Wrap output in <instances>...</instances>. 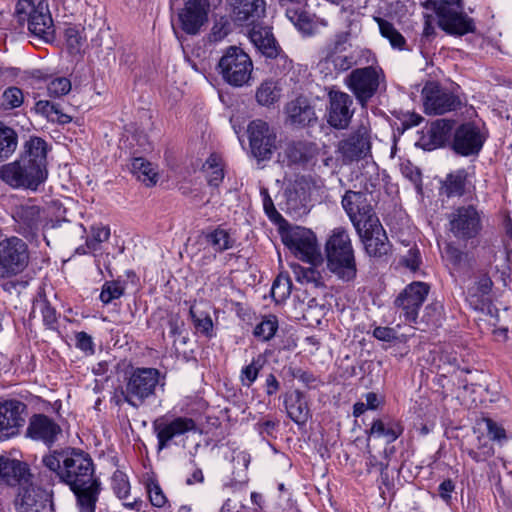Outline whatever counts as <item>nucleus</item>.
<instances>
[{"label":"nucleus","mask_w":512,"mask_h":512,"mask_svg":"<svg viewBox=\"0 0 512 512\" xmlns=\"http://www.w3.org/2000/svg\"><path fill=\"white\" fill-rule=\"evenodd\" d=\"M249 143L253 156L268 160L276 149V133L267 122L257 119L248 126Z\"/></svg>","instance_id":"obj_12"},{"label":"nucleus","mask_w":512,"mask_h":512,"mask_svg":"<svg viewBox=\"0 0 512 512\" xmlns=\"http://www.w3.org/2000/svg\"><path fill=\"white\" fill-rule=\"evenodd\" d=\"M375 21L378 24L381 36L386 38L393 48L404 49L406 40L391 22L380 17H376Z\"/></svg>","instance_id":"obj_41"},{"label":"nucleus","mask_w":512,"mask_h":512,"mask_svg":"<svg viewBox=\"0 0 512 512\" xmlns=\"http://www.w3.org/2000/svg\"><path fill=\"white\" fill-rule=\"evenodd\" d=\"M283 243L306 263H323L315 234L304 227H292L282 235Z\"/></svg>","instance_id":"obj_7"},{"label":"nucleus","mask_w":512,"mask_h":512,"mask_svg":"<svg viewBox=\"0 0 512 512\" xmlns=\"http://www.w3.org/2000/svg\"><path fill=\"white\" fill-rule=\"evenodd\" d=\"M429 293V286L424 282L409 284L395 299V306L408 322H417L418 311Z\"/></svg>","instance_id":"obj_16"},{"label":"nucleus","mask_w":512,"mask_h":512,"mask_svg":"<svg viewBox=\"0 0 512 512\" xmlns=\"http://www.w3.org/2000/svg\"><path fill=\"white\" fill-rule=\"evenodd\" d=\"M346 84L358 102L365 106L379 88L380 74L371 66L357 68L348 75Z\"/></svg>","instance_id":"obj_11"},{"label":"nucleus","mask_w":512,"mask_h":512,"mask_svg":"<svg viewBox=\"0 0 512 512\" xmlns=\"http://www.w3.org/2000/svg\"><path fill=\"white\" fill-rule=\"evenodd\" d=\"M328 100L326 109L328 124L335 129H346L354 113L351 109L353 104L351 96L341 91L331 90L328 93Z\"/></svg>","instance_id":"obj_20"},{"label":"nucleus","mask_w":512,"mask_h":512,"mask_svg":"<svg viewBox=\"0 0 512 512\" xmlns=\"http://www.w3.org/2000/svg\"><path fill=\"white\" fill-rule=\"evenodd\" d=\"M61 427L44 414L34 415L29 422L27 435L35 440H40L46 445H52L61 434Z\"/></svg>","instance_id":"obj_24"},{"label":"nucleus","mask_w":512,"mask_h":512,"mask_svg":"<svg viewBox=\"0 0 512 512\" xmlns=\"http://www.w3.org/2000/svg\"><path fill=\"white\" fill-rule=\"evenodd\" d=\"M123 287L120 284V282L117 281H111L106 282L103 287L102 291L100 293V299L103 303L108 304L114 299H118L123 294Z\"/></svg>","instance_id":"obj_53"},{"label":"nucleus","mask_w":512,"mask_h":512,"mask_svg":"<svg viewBox=\"0 0 512 512\" xmlns=\"http://www.w3.org/2000/svg\"><path fill=\"white\" fill-rule=\"evenodd\" d=\"M493 282L487 275H482L468 288L466 300L475 310L483 311L491 303L490 292Z\"/></svg>","instance_id":"obj_31"},{"label":"nucleus","mask_w":512,"mask_h":512,"mask_svg":"<svg viewBox=\"0 0 512 512\" xmlns=\"http://www.w3.org/2000/svg\"><path fill=\"white\" fill-rule=\"evenodd\" d=\"M424 7L434 10L438 26L449 35L463 36L476 30L473 18L464 11L462 0H427Z\"/></svg>","instance_id":"obj_3"},{"label":"nucleus","mask_w":512,"mask_h":512,"mask_svg":"<svg viewBox=\"0 0 512 512\" xmlns=\"http://www.w3.org/2000/svg\"><path fill=\"white\" fill-rule=\"evenodd\" d=\"M16 505L18 512H38L42 503L36 499L35 489H24L23 493L19 494Z\"/></svg>","instance_id":"obj_45"},{"label":"nucleus","mask_w":512,"mask_h":512,"mask_svg":"<svg viewBox=\"0 0 512 512\" xmlns=\"http://www.w3.org/2000/svg\"><path fill=\"white\" fill-rule=\"evenodd\" d=\"M262 366L263 362L261 357H258L257 359H253L249 365L243 367L240 374L242 385L245 387H250L257 379Z\"/></svg>","instance_id":"obj_48"},{"label":"nucleus","mask_w":512,"mask_h":512,"mask_svg":"<svg viewBox=\"0 0 512 512\" xmlns=\"http://www.w3.org/2000/svg\"><path fill=\"white\" fill-rule=\"evenodd\" d=\"M279 421L276 420H264L263 422L257 423L258 431L261 435L273 437Z\"/></svg>","instance_id":"obj_63"},{"label":"nucleus","mask_w":512,"mask_h":512,"mask_svg":"<svg viewBox=\"0 0 512 512\" xmlns=\"http://www.w3.org/2000/svg\"><path fill=\"white\" fill-rule=\"evenodd\" d=\"M453 126L454 121L447 119H438L432 122L421 137L423 148L433 150L446 144L451 136Z\"/></svg>","instance_id":"obj_27"},{"label":"nucleus","mask_w":512,"mask_h":512,"mask_svg":"<svg viewBox=\"0 0 512 512\" xmlns=\"http://www.w3.org/2000/svg\"><path fill=\"white\" fill-rule=\"evenodd\" d=\"M484 141V136L475 124L464 123L455 130L452 148L462 156L476 155L482 149Z\"/></svg>","instance_id":"obj_21"},{"label":"nucleus","mask_w":512,"mask_h":512,"mask_svg":"<svg viewBox=\"0 0 512 512\" xmlns=\"http://www.w3.org/2000/svg\"><path fill=\"white\" fill-rule=\"evenodd\" d=\"M46 176L47 171H42L39 165H33L31 160L22 157L3 165L0 169L1 179L14 188L24 187L36 190Z\"/></svg>","instance_id":"obj_6"},{"label":"nucleus","mask_w":512,"mask_h":512,"mask_svg":"<svg viewBox=\"0 0 512 512\" xmlns=\"http://www.w3.org/2000/svg\"><path fill=\"white\" fill-rule=\"evenodd\" d=\"M402 424L389 417L376 419L372 422L369 430L370 436L384 437L387 443L394 442L403 433Z\"/></svg>","instance_id":"obj_32"},{"label":"nucleus","mask_w":512,"mask_h":512,"mask_svg":"<svg viewBox=\"0 0 512 512\" xmlns=\"http://www.w3.org/2000/svg\"><path fill=\"white\" fill-rule=\"evenodd\" d=\"M26 405L16 399L0 400V440H6L19 434L25 423L23 416Z\"/></svg>","instance_id":"obj_19"},{"label":"nucleus","mask_w":512,"mask_h":512,"mask_svg":"<svg viewBox=\"0 0 512 512\" xmlns=\"http://www.w3.org/2000/svg\"><path fill=\"white\" fill-rule=\"evenodd\" d=\"M328 63H332L335 70L346 71L355 64L353 56L340 54L330 59Z\"/></svg>","instance_id":"obj_57"},{"label":"nucleus","mask_w":512,"mask_h":512,"mask_svg":"<svg viewBox=\"0 0 512 512\" xmlns=\"http://www.w3.org/2000/svg\"><path fill=\"white\" fill-rule=\"evenodd\" d=\"M114 493L119 499L125 500L130 494V483L125 473L117 470L111 478Z\"/></svg>","instance_id":"obj_47"},{"label":"nucleus","mask_w":512,"mask_h":512,"mask_svg":"<svg viewBox=\"0 0 512 512\" xmlns=\"http://www.w3.org/2000/svg\"><path fill=\"white\" fill-rule=\"evenodd\" d=\"M131 173L146 185H154L157 181V172L153 165L143 157H134L130 164Z\"/></svg>","instance_id":"obj_37"},{"label":"nucleus","mask_w":512,"mask_h":512,"mask_svg":"<svg viewBox=\"0 0 512 512\" xmlns=\"http://www.w3.org/2000/svg\"><path fill=\"white\" fill-rule=\"evenodd\" d=\"M204 237L215 253H223L226 250L232 249L236 244V239L231 235L230 231L221 226L207 231Z\"/></svg>","instance_id":"obj_34"},{"label":"nucleus","mask_w":512,"mask_h":512,"mask_svg":"<svg viewBox=\"0 0 512 512\" xmlns=\"http://www.w3.org/2000/svg\"><path fill=\"white\" fill-rule=\"evenodd\" d=\"M280 97V91L275 82L264 81L256 91V100L262 106H270Z\"/></svg>","instance_id":"obj_42"},{"label":"nucleus","mask_w":512,"mask_h":512,"mask_svg":"<svg viewBox=\"0 0 512 512\" xmlns=\"http://www.w3.org/2000/svg\"><path fill=\"white\" fill-rule=\"evenodd\" d=\"M65 37L69 52L71 54L80 53L85 43V38L81 35V32L74 27H69L65 30Z\"/></svg>","instance_id":"obj_50"},{"label":"nucleus","mask_w":512,"mask_h":512,"mask_svg":"<svg viewBox=\"0 0 512 512\" xmlns=\"http://www.w3.org/2000/svg\"><path fill=\"white\" fill-rule=\"evenodd\" d=\"M249 39L255 48L267 58H276L279 54L278 46L270 28L254 25L248 33Z\"/></svg>","instance_id":"obj_29"},{"label":"nucleus","mask_w":512,"mask_h":512,"mask_svg":"<svg viewBox=\"0 0 512 512\" xmlns=\"http://www.w3.org/2000/svg\"><path fill=\"white\" fill-rule=\"evenodd\" d=\"M356 231L362 239L366 252L370 256L381 257L390 251L391 245L379 221L372 225V227L368 225L366 227L362 226L360 230Z\"/></svg>","instance_id":"obj_23"},{"label":"nucleus","mask_w":512,"mask_h":512,"mask_svg":"<svg viewBox=\"0 0 512 512\" xmlns=\"http://www.w3.org/2000/svg\"><path fill=\"white\" fill-rule=\"evenodd\" d=\"M28 12V29L34 36L49 40L54 35V25L48 3L44 0L35 1H19L16 6L18 15Z\"/></svg>","instance_id":"obj_8"},{"label":"nucleus","mask_w":512,"mask_h":512,"mask_svg":"<svg viewBox=\"0 0 512 512\" xmlns=\"http://www.w3.org/2000/svg\"><path fill=\"white\" fill-rule=\"evenodd\" d=\"M217 69L224 82L233 87H242L249 84L253 62L242 48L229 46L219 59Z\"/></svg>","instance_id":"obj_5"},{"label":"nucleus","mask_w":512,"mask_h":512,"mask_svg":"<svg viewBox=\"0 0 512 512\" xmlns=\"http://www.w3.org/2000/svg\"><path fill=\"white\" fill-rule=\"evenodd\" d=\"M308 266L292 264L291 268L297 282L301 284H311L314 287L324 286V280L321 271L318 269L322 263H307Z\"/></svg>","instance_id":"obj_33"},{"label":"nucleus","mask_w":512,"mask_h":512,"mask_svg":"<svg viewBox=\"0 0 512 512\" xmlns=\"http://www.w3.org/2000/svg\"><path fill=\"white\" fill-rule=\"evenodd\" d=\"M49 121L56 122L59 124H67L72 121V117L69 116L68 114L64 113L61 110L60 105L55 103L54 109L51 113V116L49 117Z\"/></svg>","instance_id":"obj_64"},{"label":"nucleus","mask_w":512,"mask_h":512,"mask_svg":"<svg viewBox=\"0 0 512 512\" xmlns=\"http://www.w3.org/2000/svg\"><path fill=\"white\" fill-rule=\"evenodd\" d=\"M287 416L297 425L303 426L311 418V411L305 394L296 389L283 395Z\"/></svg>","instance_id":"obj_25"},{"label":"nucleus","mask_w":512,"mask_h":512,"mask_svg":"<svg viewBox=\"0 0 512 512\" xmlns=\"http://www.w3.org/2000/svg\"><path fill=\"white\" fill-rule=\"evenodd\" d=\"M28 261V248L23 240L11 237L0 242V278L21 273Z\"/></svg>","instance_id":"obj_9"},{"label":"nucleus","mask_w":512,"mask_h":512,"mask_svg":"<svg viewBox=\"0 0 512 512\" xmlns=\"http://www.w3.org/2000/svg\"><path fill=\"white\" fill-rule=\"evenodd\" d=\"M29 476V469L25 463L8 456H0V484L20 485L27 482Z\"/></svg>","instance_id":"obj_26"},{"label":"nucleus","mask_w":512,"mask_h":512,"mask_svg":"<svg viewBox=\"0 0 512 512\" xmlns=\"http://www.w3.org/2000/svg\"><path fill=\"white\" fill-rule=\"evenodd\" d=\"M230 17L236 25L254 26L265 15V0H230Z\"/></svg>","instance_id":"obj_22"},{"label":"nucleus","mask_w":512,"mask_h":512,"mask_svg":"<svg viewBox=\"0 0 512 512\" xmlns=\"http://www.w3.org/2000/svg\"><path fill=\"white\" fill-rule=\"evenodd\" d=\"M342 206L356 230H360V227H366L367 225L372 227L378 222L367 193L347 191L342 198Z\"/></svg>","instance_id":"obj_10"},{"label":"nucleus","mask_w":512,"mask_h":512,"mask_svg":"<svg viewBox=\"0 0 512 512\" xmlns=\"http://www.w3.org/2000/svg\"><path fill=\"white\" fill-rule=\"evenodd\" d=\"M290 375L300 381L308 389H316L320 384L321 380L313 373L303 370L301 368H289Z\"/></svg>","instance_id":"obj_49"},{"label":"nucleus","mask_w":512,"mask_h":512,"mask_svg":"<svg viewBox=\"0 0 512 512\" xmlns=\"http://www.w3.org/2000/svg\"><path fill=\"white\" fill-rule=\"evenodd\" d=\"M208 0H188L178 12L179 26L188 35H197L208 21Z\"/></svg>","instance_id":"obj_17"},{"label":"nucleus","mask_w":512,"mask_h":512,"mask_svg":"<svg viewBox=\"0 0 512 512\" xmlns=\"http://www.w3.org/2000/svg\"><path fill=\"white\" fill-rule=\"evenodd\" d=\"M285 112L292 125L306 126L317 120L314 108L303 97L290 101L285 107Z\"/></svg>","instance_id":"obj_30"},{"label":"nucleus","mask_w":512,"mask_h":512,"mask_svg":"<svg viewBox=\"0 0 512 512\" xmlns=\"http://www.w3.org/2000/svg\"><path fill=\"white\" fill-rule=\"evenodd\" d=\"M231 31V25L226 17L216 20L210 33V40L214 42L221 41Z\"/></svg>","instance_id":"obj_54"},{"label":"nucleus","mask_w":512,"mask_h":512,"mask_svg":"<svg viewBox=\"0 0 512 512\" xmlns=\"http://www.w3.org/2000/svg\"><path fill=\"white\" fill-rule=\"evenodd\" d=\"M18 135L14 129L0 122V162L9 158L16 150Z\"/></svg>","instance_id":"obj_39"},{"label":"nucleus","mask_w":512,"mask_h":512,"mask_svg":"<svg viewBox=\"0 0 512 512\" xmlns=\"http://www.w3.org/2000/svg\"><path fill=\"white\" fill-rule=\"evenodd\" d=\"M75 346L87 355H92L95 352L94 342L92 337L84 331L75 334Z\"/></svg>","instance_id":"obj_56"},{"label":"nucleus","mask_w":512,"mask_h":512,"mask_svg":"<svg viewBox=\"0 0 512 512\" xmlns=\"http://www.w3.org/2000/svg\"><path fill=\"white\" fill-rule=\"evenodd\" d=\"M190 315L198 332L208 338L214 336L213 322L209 315L197 316L193 308L190 309Z\"/></svg>","instance_id":"obj_51"},{"label":"nucleus","mask_w":512,"mask_h":512,"mask_svg":"<svg viewBox=\"0 0 512 512\" xmlns=\"http://www.w3.org/2000/svg\"><path fill=\"white\" fill-rule=\"evenodd\" d=\"M350 32L341 31L334 35V37L322 49V60L329 62L330 59L344 53L348 47Z\"/></svg>","instance_id":"obj_36"},{"label":"nucleus","mask_w":512,"mask_h":512,"mask_svg":"<svg viewBox=\"0 0 512 512\" xmlns=\"http://www.w3.org/2000/svg\"><path fill=\"white\" fill-rule=\"evenodd\" d=\"M337 152L345 164L359 161L371 152L370 131L365 125H360L356 131L347 138L339 141Z\"/></svg>","instance_id":"obj_15"},{"label":"nucleus","mask_w":512,"mask_h":512,"mask_svg":"<svg viewBox=\"0 0 512 512\" xmlns=\"http://www.w3.org/2000/svg\"><path fill=\"white\" fill-rule=\"evenodd\" d=\"M328 270L343 282H351L357 275V264L352 241L347 230L334 228L325 243Z\"/></svg>","instance_id":"obj_2"},{"label":"nucleus","mask_w":512,"mask_h":512,"mask_svg":"<svg viewBox=\"0 0 512 512\" xmlns=\"http://www.w3.org/2000/svg\"><path fill=\"white\" fill-rule=\"evenodd\" d=\"M277 330V317L275 315H269L264 317L262 321L255 326L253 334L262 341H269L275 336Z\"/></svg>","instance_id":"obj_43"},{"label":"nucleus","mask_w":512,"mask_h":512,"mask_svg":"<svg viewBox=\"0 0 512 512\" xmlns=\"http://www.w3.org/2000/svg\"><path fill=\"white\" fill-rule=\"evenodd\" d=\"M152 426L157 436L159 450L166 448L173 438L197 430L195 421L189 417H176L172 420L159 417L153 421Z\"/></svg>","instance_id":"obj_18"},{"label":"nucleus","mask_w":512,"mask_h":512,"mask_svg":"<svg viewBox=\"0 0 512 512\" xmlns=\"http://www.w3.org/2000/svg\"><path fill=\"white\" fill-rule=\"evenodd\" d=\"M425 111L428 114L441 115L455 111L461 105L458 96L443 89L436 82H427L422 89Z\"/></svg>","instance_id":"obj_13"},{"label":"nucleus","mask_w":512,"mask_h":512,"mask_svg":"<svg viewBox=\"0 0 512 512\" xmlns=\"http://www.w3.org/2000/svg\"><path fill=\"white\" fill-rule=\"evenodd\" d=\"M448 219L450 231L458 239L474 238L481 230V217L473 205L456 208Z\"/></svg>","instance_id":"obj_14"},{"label":"nucleus","mask_w":512,"mask_h":512,"mask_svg":"<svg viewBox=\"0 0 512 512\" xmlns=\"http://www.w3.org/2000/svg\"><path fill=\"white\" fill-rule=\"evenodd\" d=\"M467 173L465 170H458L447 175L443 189L447 197H460L465 192Z\"/></svg>","instance_id":"obj_40"},{"label":"nucleus","mask_w":512,"mask_h":512,"mask_svg":"<svg viewBox=\"0 0 512 512\" xmlns=\"http://www.w3.org/2000/svg\"><path fill=\"white\" fill-rule=\"evenodd\" d=\"M14 220L17 223V231L26 238H33L40 228V215L37 206H21L15 214Z\"/></svg>","instance_id":"obj_28"},{"label":"nucleus","mask_w":512,"mask_h":512,"mask_svg":"<svg viewBox=\"0 0 512 512\" xmlns=\"http://www.w3.org/2000/svg\"><path fill=\"white\" fill-rule=\"evenodd\" d=\"M207 175V180L210 186L218 187L224 178L223 167H216L215 169H210L209 171H205Z\"/></svg>","instance_id":"obj_62"},{"label":"nucleus","mask_w":512,"mask_h":512,"mask_svg":"<svg viewBox=\"0 0 512 512\" xmlns=\"http://www.w3.org/2000/svg\"><path fill=\"white\" fill-rule=\"evenodd\" d=\"M24 95L20 88L11 86L6 88L0 98V108L12 110L23 104Z\"/></svg>","instance_id":"obj_44"},{"label":"nucleus","mask_w":512,"mask_h":512,"mask_svg":"<svg viewBox=\"0 0 512 512\" xmlns=\"http://www.w3.org/2000/svg\"><path fill=\"white\" fill-rule=\"evenodd\" d=\"M110 237V228L104 225L92 226L91 236L87 238L85 246L76 249L78 254H86L88 252L97 251L101 243L106 242Z\"/></svg>","instance_id":"obj_38"},{"label":"nucleus","mask_w":512,"mask_h":512,"mask_svg":"<svg viewBox=\"0 0 512 512\" xmlns=\"http://www.w3.org/2000/svg\"><path fill=\"white\" fill-rule=\"evenodd\" d=\"M71 90V82L66 77L52 79L47 85V91L51 97L66 95Z\"/></svg>","instance_id":"obj_52"},{"label":"nucleus","mask_w":512,"mask_h":512,"mask_svg":"<svg viewBox=\"0 0 512 512\" xmlns=\"http://www.w3.org/2000/svg\"><path fill=\"white\" fill-rule=\"evenodd\" d=\"M43 465L69 486L76 496L80 512H95L101 482L95 476L91 456L73 447H64L43 456Z\"/></svg>","instance_id":"obj_1"},{"label":"nucleus","mask_w":512,"mask_h":512,"mask_svg":"<svg viewBox=\"0 0 512 512\" xmlns=\"http://www.w3.org/2000/svg\"><path fill=\"white\" fill-rule=\"evenodd\" d=\"M373 336L384 342H392L397 339L396 331L390 327L378 326L373 330Z\"/></svg>","instance_id":"obj_59"},{"label":"nucleus","mask_w":512,"mask_h":512,"mask_svg":"<svg viewBox=\"0 0 512 512\" xmlns=\"http://www.w3.org/2000/svg\"><path fill=\"white\" fill-rule=\"evenodd\" d=\"M420 253L416 248H411L408 254L403 258L404 265L410 270L415 271L420 265Z\"/></svg>","instance_id":"obj_61"},{"label":"nucleus","mask_w":512,"mask_h":512,"mask_svg":"<svg viewBox=\"0 0 512 512\" xmlns=\"http://www.w3.org/2000/svg\"><path fill=\"white\" fill-rule=\"evenodd\" d=\"M147 493L153 506L163 507L166 504V496L156 481L151 480L147 483Z\"/></svg>","instance_id":"obj_55"},{"label":"nucleus","mask_w":512,"mask_h":512,"mask_svg":"<svg viewBox=\"0 0 512 512\" xmlns=\"http://www.w3.org/2000/svg\"><path fill=\"white\" fill-rule=\"evenodd\" d=\"M46 142L38 137L31 138L26 144V153L21 156L31 160L33 165H39L42 171H46Z\"/></svg>","instance_id":"obj_35"},{"label":"nucleus","mask_w":512,"mask_h":512,"mask_svg":"<svg viewBox=\"0 0 512 512\" xmlns=\"http://www.w3.org/2000/svg\"><path fill=\"white\" fill-rule=\"evenodd\" d=\"M37 310H39L42 315L43 323L49 329H55L57 322V313L55 308H53L46 299H39L33 304V311L35 312Z\"/></svg>","instance_id":"obj_46"},{"label":"nucleus","mask_w":512,"mask_h":512,"mask_svg":"<svg viewBox=\"0 0 512 512\" xmlns=\"http://www.w3.org/2000/svg\"><path fill=\"white\" fill-rule=\"evenodd\" d=\"M455 490V483L451 479H445L438 487V493L441 499L449 504L451 502V494Z\"/></svg>","instance_id":"obj_60"},{"label":"nucleus","mask_w":512,"mask_h":512,"mask_svg":"<svg viewBox=\"0 0 512 512\" xmlns=\"http://www.w3.org/2000/svg\"><path fill=\"white\" fill-rule=\"evenodd\" d=\"M486 426L488 430V435L492 440L501 442L506 439L505 429L502 426L498 425L493 420L487 419Z\"/></svg>","instance_id":"obj_58"},{"label":"nucleus","mask_w":512,"mask_h":512,"mask_svg":"<svg viewBox=\"0 0 512 512\" xmlns=\"http://www.w3.org/2000/svg\"><path fill=\"white\" fill-rule=\"evenodd\" d=\"M160 381V372L156 368H136L129 376L125 389L121 392L123 399L117 398L116 404L127 402L134 408L140 407L144 402L155 395Z\"/></svg>","instance_id":"obj_4"}]
</instances>
